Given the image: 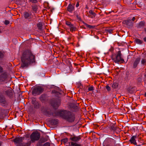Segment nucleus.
I'll return each instance as SVG.
<instances>
[{"label": "nucleus", "instance_id": "f257e3e1", "mask_svg": "<svg viewBox=\"0 0 146 146\" xmlns=\"http://www.w3.org/2000/svg\"><path fill=\"white\" fill-rule=\"evenodd\" d=\"M21 67H27L35 62V56L30 50L25 51L21 57Z\"/></svg>", "mask_w": 146, "mask_h": 146}, {"label": "nucleus", "instance_id": "f03ea898", "mask_svg": "<svg viewBox=\"0 0 146 146\" xmlns=\"http://www.w3.org/2000/svg\"><path fill=\"white\" fill-rule=\"evenodd\" d=\"M60 116L69 122H72L75 119L74 115L70 111L66 110L62 111L60 113Z\"/></svg>", "mask_w": 146, "mask_h": 146}, {"label": "nucleus", "instance_id": "7ed1b4c3", "mask_svg": "<svg viewBox=\"0 0 146 146\" xmlns=\"http://www.w3.org/2000/svg\"><path fill=\"white\" fill-rule=\"evenodd\" d=\"M81 139L80 135L76 136V135L71 136L70 138V140L71 141L69 142V144L70 146H82L81 144L77 143Z\"/></svg>", "mask_w": 146, "mask_h": 146}, {"label": "nucleus", "instance_id": "20e7f679", "mask_svg": "<svg viewBox=\"0 0 146 146\" xmlns=\"http://www.w3.org/2000/svg\"><path fill=\"white\" fill-rule=\"evenodd\" d=\"M112 59L116 63H125L122 57L120 51L117 52V54L114 56L111 57Z\"/></svg>", "mask_w": 146, "mask_h": 146}, {"label": "nucleus", "instance_id": "39448f33", "mask_svg": "<svg viewBox=\"0 0 146 146\" xmlns=\"http://www.w3.org/2000/svg\"><path fill=\"white\" fill-rule=\"evenodd\" d=\"M40 134L39 132L37 131L33 132L30 136L31 141L33 143L35 141H38L40 139Z\"/></svg>", "mask_w": 146, "mask_h": 146}, {"label": "nucleus", "instance_id": "423d86ee", "mask_svg": "<svg viewBox=\"0 0 146 146\" xmlns=\"http://www.w3.org/2000/svg\"><path fill=\"white\" fill-rule=\"evenodd\" d=\"M43 89L40 86H37L35 87L32 91V93L33 95H39L43 92Z\"/></svg>", "mask_w": 146, "mask_h": 146}, {"label": "nucleus", "instance_id": "0eeeda50", "mask_svg": "<svg viewBox=\"0 0 146 146\" xmlns=\"http://www.w3.org/2000/svg\"><path fill=\"white\" fill-rule=\"evenodd\" d=\"M24 16L25 19H27L29 21H32V16L31 13L25 12L24 13Z\"/></svg>", "mask_w": 146, "mask_h": 146}, {"label": "nucleus", "instance_id": "6e6552de", "mask_svg": "<svg viewBox=\"0 0 146 146\" xmlns=\"http://www.w3.org/2000/svg\"><path fill=\"white\" fill-rule=\"evenodd\" d=\"M7 75L6 72H4L0 75V82H4L7 77Z\"/></svg>", "mask_w": 146, "mask_h": 146}, {"label": "nucleus", "instance_id": "1a4fd4ad", "mask_svg": "<svg viewBox=\"0 0 146 146\" xmlns=\"http://www.w3.org/2000/svg\"><path fill=\"white\" fill-rule=\"evenodd\" d=\"M118 128L116 125V123L114 121L113 123H111L110 125V128L111 131H115L116 129Z\"/></svg>", "mask_w": 146, "mask_h": 146}, {"label": "nucleus", "instance_id": "9d476101", "mask_svg": "<svg viewBox=\"0 0 146 146\" xmlns=\"http://www.w3.org/2000/svg\"><path fill=\"white\" fill-rule=\"evenodd\" d=\"M52 106L55 109L58 107L60 104V102L59 100H58L56 101L53 102L51 103Z\"/></svg>", "mask_w": 146, "mask_h": 146}, {"label": "nucleus", "instance_id": "9b49d317", "mask_svg": "<svg viewBox=\"0 0 146 146\" xmlns=\"http://www.w3.org/2000/svg\"><path fill=\"white\" fill-rule=\"evenodd\" d=\"M136 138V136H133L129 140V141L131 143L135 145L140 146L139 145H137L136 142V141L135 139Z\"/></svg>", "mask_w": 146, "mask_h": 146}, {"label": "nucleus", "instance_id": "f8f14e48", "mask_svg": "<svg viewBox=\"0 0 146 146\" xmlns=\"http://www.w3.org/2000/svg\"><path fill=\"white\" fill-rule=\"evenodd\" d=\"M23 138L22 137H16L14 140V142L16 144H18V145L21 143L23 141Z\"/></svg>", "mask_w": 146, "mask_h": 146}, {"label": "nucleus", "instance_id": "ddd939ff", "mask_svg": "<svg viewBox=\"0 0 146 146\" xmlns=\"http://www.w3.org/2000/svg\"><path fill=\"white\" fill-rule=\"evenodd\" d=\"M140 60V58H136L134 60L133 65V68H136L138 65L139 63Z\"/></svg>", "mask_w": 146, "mask_h": 146}, {"label": "nucleus", "instance_id": "4468645a", "mask_svg": "<svg viewBox=\"0 0 146 146\" xmlns=\"http://www.w3.org/2000/svg\"><path fill=\"white\" fill-rule=\"evenodd\" d=\"M32 104L34 105V108L35 109H38L40 107L39 103L37 101L32 100Z\"/></svg>", "mask_w": 146, "mask_h": 146}, {"label": "nucleus", "instance_id": "2eb2a0df", "mask_svg": "<svg viewBox=\"0 0 146 146\" xmlns=\"http://www.w3.org/2000/svg\"><path fill=\"white\" fill-rule=\"evenodd\" d=\"M67 9L68 11L72 13L74 10V7L71 4H70L68 6Z\"/></svg>", "mask_w": 146, "mask_h": 146}, {"label": "nucleus", "instance_id": "dca6fc26", "mask_svg": "<svg viewBox=\"0 0 146 146\" xmlns=\"http://www.w3.org/2000/svg\"><path fill=\"white\" fill-rule=\"evenodd\" d=\"M135 87L132 86H130L128 88L127 90L131 93H132L135 91Z\"/></svg>", "mask_w": 146, "mask_h": 146}, {"label": "nucleus", "instance_id": "f3484780", "mask_svg": "<svg viewBox=\"0 0 146 146\" xmlns=\"http://www.w3.org/2000/svg\"><path fill=\"white\" fill-rule=\"evenodd\" d=\"M125 23L127 26L129 27H132L133 23L131 21V20L130 19L127 20L125 22Z\"/></svg>", "mask_w": 146, "mask_h": 146}, {"label": "nucleus", "instance_id": "a211bd4d", "mask_svg": "<svg viewBox=\"0 0 146 146\" xmlns=\"http://www.w3.org/2000/svg\"><path fill=\"white\" fill-rule=\"evenodd\" d=\"M89 13L90 14V15H88V17L93 18L95 17L96 14L92 10H90L89 11Z\"/></svg>", "mask_w": 146, "mask_h": 146}, {"label": "nucleus", "instance_id": "6ab92c4d", "mask_svg": "<svg viewBox=\"0 0 146 146\" xmlns=\"http://www.w3.org/2000/svg\"><path fill=\"white\" fill-rule=\"evenodd\" d=\"M0 102L3 104H5L6 103L5 98L3 96H0Z\"/></svg>", "mask_w": 146, "mask_h": 146}, {"label": "nucleus", "instance_id": "aec40b11", "mask_svg": "<svg viewBox=\"0 0 146 146\" xmlns=\"http://www.w3.org/2000/svg\"><path fill=\"white\" fill-rule=\"evenodd\" d=\"M69 27L70 28V30L71 31H74L76 30V28L72 24H71Z\"/></svg>", "mask_w": 146, "mask_h": 146}, {"label": "nucleus", "instance_id": "412c9836", "mask_svg": "<svg viewBox=\"0 0 146 146\" xmlns=\"http://www.w3.org/2000/svg\"><path fill=\"white\" fill-rule=\"evenodd\" d=\"M145 26V22L141 21L137 25V27L139 28H141Z\"/></svg>", "mask_w": 146, "mask_h": 146}, {"label": "nucleus", "instance_id": "4be33fe9", "mask_svg": "<svg viewBox=\"0 0 146 146\" xmlns=\"http://www.w3.org/2000/svg\"><path fill=\"white\" fill-rule=\"evenodd\" d=\"M135 42L136 43L139 44H142L143 41L138 38H136L135 40Z\"/></svg>", "mask_w": 146, "mask_h": 146}, {"label": "nucleus", "instance_id": "5701e85b", "mask_svg": "<svg viewBox=\"0 0 146 146\" xmlns=\"http://www.w3.org/2000/svg\"><path fill=\"white\" fill-rule=\"evenodd\" d=\"M31 143V142H29V143H21L19 145H18L17 146H28L30 145Z\"/></svg>", "mask_w": 146, "mask_h": 146}, {"label": "nucleus", "instance_id": "b1692460", "mask_svg": "<svg viewBox=\"0 0 146 146\" xmlns=\"http://www.w3.org/2000/svg\"><path fill=\"white\" fill-rule=\"evenodd\" d=\"M32 7L33 10L35 12V13H36L38 9L37 6L35 5H34L32 6Z\"/></svg>", "mask_w": 146, "mask_h": 146}, {"label": "nucleus", "instance_id": "393cba45", "mask_svg": "<svg viewBox=\"0 0 146 146\" xmlns=\"http://www.w3.org/2000/svg\"><path fill=\"white\" fill-rule=\"evenodd\" d=\"M118 86V84L117 83L114 82L112 85V87L113 88H116Z\"/></svg>", "mask_w": 146, "mask_h": 146}, {"label": "nucleus", "instance_id": "a878e982", "mask_svg": "<svg viewBox=\"0 0 146 146\" xmlns=\"http://www.w3.org/2000/svg\"><path fill=\"white\" fill-rule=\"evenodd\" d=\"M42 25L41 23H39L37 24V27L38 29L42 30Z\"/></svg>", "mask_w": 146, "mask_h": 146}, {"label": "nucleus", "instance_id": "bb28decb", "mask_svg": "<svg viewBox=\"0 0 146 146\" xmlns=\"http://www.w3.org/2000/svg\"><path fill=\"white\" fill-rule=\"evenodd\" d=\"M85 25L86 27H88L90 29H93L95 27L94 26L89 25L86 23L85 24Z\"/></svg>", "mask_w": 146, "mask_h": 146}, {"label": "nucleus", "instance_id": "cd10ccee", "mask_svg": "<svg viewBox=\"0 0 146 146\" xmlns=\"http://www.w3.org/2000/svg\"><path fill=\"white\" fill-rule=\"evenodd\" d=\"M141 62L142 64L145 65L146 63V59L144 58H143L142 59L141 61Z\"/></svg>", "mask_w": 146, "mask_h": 146}, {"label": "nucleus", "instance_id": "c85d7f7f", "mask_svg": "<svg viewBox=\"0 0 146 146\" xmlns=\"http://www.w3.org/2000/svg\"><path fill=\"white\" fill-rule=\"evenodd\" d=\"M68 141V139L67 138H66L65 139H64L62 140L61 141L62 143H65L66 142H67Z\"/></svg>", "mask_w": 146, "mask_h": 146}, {"label": "nucleus", "instance_id": "c756f323", "mask_svg": "<svg viewBox=\"0 0 146 146\" xmlns=\"http://www.w3.org/2000/svg\"><path fill=\"white\" fill-rule=\"evenodd\" d=\"M6 92L7 94L9 96L12 95V93L11 92V91L10 90H7Z\"/></svg>", "mask_w": 146, "mask_h": 146}, {"label": "nucleus", "instance_id": "7c9ffc66", "mask_svg": "<svg viewBox=\"0 0 146 146\" xmlns=\"http://www.w3.org/2000/svg\"><path fill=\"white\" fill-rule=\"evenodd\" d=\"M71 106L72 107V108H73L75 110H76L78 108V106H76L75 104H72Z\"/></svg>", "mask_w": 146, "mask_h": 146}, {"label": "nucleus", "instance_id": "2f4dec72", "mask_svg": "<svg viewBox=\"0 0 146 146\" xmlns=\"http://www.w3.org/2000/svg\"><path fill=\"white\" fill-rule=\"evenodd\" d=\"M94 90V88L93 86H90L88 88V91H91Z\"/></svg>", "mask_w": 146, "mask_h": 146}, {"label": "nucleus", "instance_id": "473e14b6", "mask_svg": "<svg viewBox=\"0 0 146 146\" xmlns=\"http://www.w3.org/2000/svg\"><path fill=\"white\" fill-rule=\"evenodd\" d=\"M29 1L34 3H36L38 2L37 0H29Z\"/></svg>", "mask_w": 146, "mask_h": 146}, {"label": "nucleus", "instance_id": "72a5a7b5", "mask_svg": "<svg viewBox=\"0 0 146 146\" xmlns=\"http://www.w3.org/2000/svg\"><path fill=\"white\" fill-rule=\"evenodd\" d=\"M66 25L69 27L70 25L72 24V23L70 22H69L66 21Z\"/></svg>", "mask_w": 146, "mask_h": 146}, {"label": "nucleus", "instance_id": "f704fd0d", "mask_svg": "<svg viewBox=\"0 0 146 146\" xmlns=\"http://www.w3.org/2000/svg\"><path fill=\"white\" fill-rule=\"evenodd\" d=\"M50 143L48 142H46L44 143V145L43 146H50Z\"/></svg>", "mask_w": 146, "mask_h": 146}, {"label": "nucleus", "instance_id": "c9c22d12", "mask_svg": "<svg viewBox=\"0 0 146 146\" xmlns=\"http://www.w3.org/2000/svg\"><path fill=\"white\" fill-rule=\"evenodd\" d=\"M9 21L7 20H6L5 21L4 23L6 25H7L9 24Z\"/></svg>", "mask_w": 146, "mask_h": 146}, {"label": "nucleus", "instance_id": "e433bc0d", "mask_svg": "<svg viewBox=\"0 0 146 146\" xmlns=\"http://www.w3.org/2000/svg\"><path fill=\"white\" fill-rule=\"evenodd\" d=\"M106 88L108 91H109L110 90V88L108 85H107L106 86Z\"/></svg>", "mask_w": 146, "mask_h": 146}, {"label": "nucleus", "instance_id": "4c0bfd02", "mask_svg": "<svg viewBox=\"0 0 146 146\" xmlns=\"http://www.w3.org/2000/svg\"><path fill=\"white\" fill-rule=\"evenodd\" d=\"M75 15H76V17H77L78 19L79 20H80L81 19L80 17L77 14H76V13H75Z\"/></svg>", "mask_w": 146, "mask_h": 146}, {"label": "nucleus", "instance_id": "58836bf2", "mask_svg": "<svg viewBox=\"0 0 146 146\" xmlns=\"http://www.w3.org/2000/svg\"><path fill=\"white\" fill-rule=\"evenodd\" d=\"M52 121L54 124H56L58 123V121L56 120H53Z\"/></svg>", "mask_w": 146, "mask_h": 146}, {"label": "nucleus", "instance_id": "ea45409f", "mask_svg": "<svg viewBox=\"0 0 146 146\" xmlns=\"http://www.w3.org/2000/svg\"><path fill=\"white\" fill-rule=\"evenodd\" d=\"M3 68L0 65V73L3 72Z\"/></svg>", "mask_w": 146, "mask_h": 146}, {"label": "nucleus", "instance_id": "a19ab883", "mask_svg": "<svg viewBox=\"0 0 146 146\" xmlns=\"http://www.w3.org/2000/svg\"><path fill=\"white\" fill-rule=\"evenodd\" d=\"M52 93H55L56 94H58V93H59V92L56 91L55 90H53L52 91Z\"/></svg>", "mask_w": 146, "mask_h": 146}, {"label": "nucleus", "instance_id": "79ce46f5", "mask_svg": "<svg viewBox=\"0 0 146 146\" xmlns=\"http://www.w3.org/2000/svg\"><path fill=\"white\" fill-rule=\"evenodd\" d=\"M113 30L111 29H110L108 30V31L110 33H111L112 32Z\"/></svg>", "mask_w": 146, "mask_h": 146}, {"label": "nucleus", "instance_id": "37998d69", "mask_svg": "<svg viewBox=\"0 0 146 146\" xmlns=\"http://www.w3.org/2000/svg\"><path fill=\"white\" fill-rule=\"evenodd\" d=\"M3 54L2 52H0V58H2L3 57Z\"/></svg>", "mask_w": 146, "mask_h": 146}, {"label": "nucleus", "instance_id": "c03bdc74", "mask_svg": "<svg viewBox=\"0 0 146 146\" xmlns=\"http://www.w3.org/2000/svg\"><path fill=\"white\" fill-rule=\"evenodd\" d=\"M79 6V3L78 2H77L76 3V7H78Z\"/></svg>", "mask_w": 146, "mask_h": 146}, {"label": "nucleus", "instance_id": "a18cd8bd", "mask_svg": "<svg viewBox=\"0 0 146 146\" xmlns=\"http://www.w3.org/2000/svg\"><path fill=\"white\" fill-rule=\"evenodd\" d=\"M135 19V18L134 17H133L132 19V21H134Z\"/></svg>", "mask_w": 146, "mask_h": 146}, {"label": "nucleus", "instance_id": "49530a36", "mask_svg": "<svg viewBox=\"0 0 146 146\" xmlns=\"http://www.w3.org/2000/svg\"><path fill=\"white\" fill-rule=\"evenodd\" d=\"M143 40H144V41L145 42H146V37H145L144 38Z\"/></svg>", "mask_w": 146, "mask_h": 146}, {"label": "nucleus", "instance_id": "de8ad7c7", "mask_svg": "<svg viewBox=\"0 0 146 146\" xmlns=\"http://www.w3.org/2000/svg\"><path fill=\"white\" fill-rule=\"evenodd\" d=\"M2 31L0 29V33H2Z\"/></svg>", "mask_w": 146, "mask_h": 146}, {"label": "nucleus", "instance_id": "09e8293b", "mask_svg": "<svg viewBox=\"0 0 146 146\" xmlns=\"http://www.w3.org/2000/svg\"><path fill=\"white\" fill-rule=\"evenodd\" d=\"M145 31L146 32V28H144Z\"/></svg>", "mask_w": 146, "mask_h": 146}, {"label": "nucleus", "instance_id": "8fccbe9b", "mask_svg": "<svg viewBox=\"0 0 146 146\" xmlns=\"http://www.w3.org/2000/svg\"><path fill=\"white\" fill-rule=\"evenodd\" d=\"M145 95L146 97V92H145Z\"/></svg>", "mask_w": 146, "mask_h": 146}, {"label": "nucleus", "instance_id": "3c124183", "mask_svg": "<svg viewBox=\"0 0 146 146\" xmlns=\"http://www.w3.org/2000/svg\"><path fill=\"white\" fill-rule=\"evenodd\" d=\"M106 146H109V145H106Z\"/></svg>", "mask_w": 146, "mask_h": 146}]
</instances>
